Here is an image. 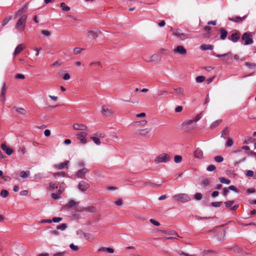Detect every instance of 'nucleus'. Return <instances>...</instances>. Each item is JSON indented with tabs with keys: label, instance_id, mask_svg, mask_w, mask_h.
Listing matches in <instances>:
<instances>
[{
	"label": "nucleus",
	"instance_id": "9d476101",
	"mask_svg": "<svg viewBox=\"0 0 256 256\" xmlns=\"http://www.w3.org/2000/svg\"><path fill=\"white\" fill-rule=\"evenodd\" d=\"M90 186V184L85 181H80L78 184V188L82 191H86Z\"/></svg>",
	"mask_w": 256,
	"mask_h": 256
},
{
	"label": "nucleus",
	"instance_id": "4d7b16f0",
	"mask_svg": "<svg viewBox=\"0 0 256 256\" xmlns=\"http://www.w3.org/2000/svg\"><path fill=\"white\" fill-rule=\"evenodd\" d=\"M70 249L74 251H77L78 250V246H75L74 244H71L70 245Z\"/></svg>",
	"mask_w": 256,
	"mask_h": 256
},
{
	"label": "nucleus",
	"instance_id": "13d9d810",
	"mask_svg": "<svg viewBox=\"0 0 256 256\" xmlns=\"http://www.w3.org/2000/svg\"><path fill=\"white\" fill-rule=\"evenodd\" d=\"M194 198L196 200H200L202 198V194L197 192L194 194Z\"/></svg>",
	"mask_w": 256,
	"mask_h": 256
},
{
	"label": "nucleus",
	"instance_id": "a18cd8bd",
	"mask_svg": "<svg viewBox=\"0 0 256 256\" xmlns=\"http://www.w3.org/2000/svg\"><path fill=\"white\" fill-rule=\"evenodd\" d=\"M182 160V157L180 155H176L174 158V161L176 163H180Z\"/></svg>",
	"mask_w": 256,
	"mask_h": 256
},
{
	"label": "nucleus",
	"instance_id": "7ed1b4c3",
	"mask_svg": "<svg viewBox=\"0 0 256 256\" xmlns=\"http://www.w3.org/2000/svg\"><path fill=\"white\" fill-rule=\"evenodd\" d=\"M242 39L244 41L245 45H250L254 42L252 33L246 32L242 34Z\"/></svg>",
	"mask_w": 256,
	"mask_h": 256
},
{
	"label": "nucleus",
	"instance_id": "4c0bfd02",
	"mask_svg": "<svg viewBox=\"0 0 256 256\" xmlns=\"http://www.w3.org/2000/svg\"><path fill=\"white\" fill-rule=\"evenodd\" d=\"M206 79V78L203 76H200L196 78V81L197 82L200 83L203 82Z\"/></svg>",
	"mask_w": 256,
	"mask_h": 256
},
{
	"label": "nucleus",
	"instance_id": "5701e85b",
	"mask_svg": "<svg viewBox=\"0 0 256 256\" xmlns=\"http://www.w3.org/2000/svg\"><path fill=\"white\" fill-rule=\"evenodd\" d=\"M214 48L213 45L212 44H202L200 46V49L202 50H212Z\"/></svg>",
	"mask_w": 256,
	"mask_h": 256
},
{
	"label": "nucleus",
	"instance_id": "bb28decb",
	"mask_svg": "<svg viewBox=\"0 0 256 256\" xmlns=\"http://www.w3.org/2000/svg\"><path fill=\"white\" fill-rule=\"evenodd\" d=\"M244 65L250 69H255L256 68V64L254 62H246Z\"/></svg>",
	"mask_w": 256,
	"mask_h": 256
},
{
	"label": "nucleus",
	"instance_id": "423d86ee",
	"mask_svg": "<svg viewBox=\"0 0 256 256\" xmlns=\"http://www.w3.org/2000/svg\"><path fill=\"white\" fill-rule=\"evenodd\" d=\"M174 34L180 40H184L189 38L188 34L184 33L180 29L178 28L173 32Z\"/></svg>",
	"mask_w": 256,
	"mask_h": 256
},
{
	"label": "nucleus",
	"instance_id": "4be33fe9",
	"mask_svg": "<svg viewBox=\"0 0 256 256\" xmlns=\"http://www.w3.org/2000/svg\"><path fill=\"white\" fill-rule=\"evenodd\" d=\"M83 237L90 242H92L94 240V236L88 233H83Z\"/></svg>",
	"mask_w": 256,
	"mask_h": 256
},
{
	"label": "nucleus",
	"instance_id": "e2e57ef3",
	"mask_svg": "<svg viewBox=\"0 0 256 256\" xmlns=\"http://www.w3.org/2000/svg\"><path fill=\"white\" fill-rule=\"evenodd\" d=\"M62 220V218L60 217H54L52 220L54 222H59Z\"/></svg>",
	"mask_w": 256,
	"mask_h": 256
},
{
	"label": "nucleus",
	"instance_id": "69168bd1",
	"mask_svg": "<svg viewBox=\"0 0 256 256\" xmlns=\"http://www.w3.org/2000/svg\"><path fill=\"white\" fill-rule=\"evenodd\" d=\"M41 32L46 36H50V32L47 30H42Z\"/></svg>",
	"mask_w": 256,
	"mask_h": 256
},
{
	"label": "nucleus",
	"instance_id": "2f4dec72",
	"mask_svg": "<svg viewBox=\"0 0 256 256\" xmlns=\"http://www.w3.org/2000/svg\"><path fill=\"white\" fill-rule=\"evenodd\" d=\"M53 176L55 178L60 177V176L64 177L66 176V173L64 172H60L54 173Z\"/></svg>",
	"mask_w": 256,
	"mask_h": 256
},
{
	"label": "nucleus",
	"instance_id": "c9c22d12",
	"mask_svg": "<svg viewBox=\"0 0 256 256\" xmlns=\"http://www.w3.org/2000/svg\"><path fill=\"white\" fill-rule=\"evenodd\" d=\"M234 252L237 254H240L242 252V249L238 246H234L232 249Z\"/></svg>",
	"mask_w": 256,
	"mask_h": 256
},
{
	"label": "nucleus",
	"instance_id": "de8ad7c7",
	"mask_svg": "<svg viewBox=\"0 0 256 256\" xmlns=\"http://www.w3.org/2000/svg\"><path fill=\"white\" fill-rule=\"evenodd\" d=\"M147 123V121L146 120H141L139 122H134L135 125L137 126H144Z\"/></svg>",
	"mask_w": 256,
	"mask_h": 256
},
{
	"label": "nucleus",
	"instance_id": "49530a36",
	"mask_svg": "<svg viewBox=\"0 0 256 256\" xmlns=\"http://www.w3.org/2000/svg\"><path fill=\"white\" fill-rule=\"evenodd\" d=\"M222 204V202H212L210 204V205L214 207H220L221 204Z\"/></svg>",
	"mask_w": 256,
	"mask_h": 256
},
{
	"label": "nucleus",
	"instance_id": "393cba45",
	"mask_svg": "<svg viewBox=\"0 0 256 256\" xmlns=\"http://www.w3.org/2000/svg\"><path fill=\"white\" fill-rule=\"evenodd\" d=\"M203 152L202 151L199 149L197 148L194 152V156L196 158H201L202 157Z\"/></svg>",
	"mask_w": 256,
	"mask_h": 256
},
{
	"label": "nucleus",
	"instance_id": "5fc2aeb1",
	"mask_svg": "<svg viewBox=\"0 0 256 256\" xmlns=\"http://www.w3.org/2000/svg\"><path fill=\"white\" fill-rule=\"evenodd\" d=\"M82 48H76L74 49V52L75 54H78L81 52L82 50Z\"/></svg>",
	"mask_w": 256,
	"mask_h": 256
},
{
	"label": "nucleus",
	"instance_id": "f704fd0d",
	"mask_svg": "<svg viewBox=\"0 0 256 256\" xmlns=\"http://www.w3.org/2000/svg\"><path fill=\"white\" fill-rule=\"evenodd\" d=\"M159 60L158 56L156 54H152L148 60H146V62H153Z\"/></svg>",
	"mask_w": 256,
	"mask_h": 256
},
{
	"label": "nucleus",
	"instance_id": "ea45409f",
	"mask_svg": "<svg viewBox=\"0 0 256 256\" xmlns=\"http://www.w3.org/2000/svg\"><path fill=\"white\" fill-rule=\"evenodd\" d=\"M76 204L74 200H71L66 204V206L68 208H72L75 206Z\"/></svg>",
	"mask_w": 256,
	"mask_h": 256
},
{
	"label": "nucleus",
	"instance_id": "39448f33",
	"mask_svg": "<svg viewBox=\"0 0 256 256\" xmlns=\"http://www.w3.org/2000/svg\"><path fill=\"white\" fill-rule=\"evenodd\" d=\"M174 198L176 200L183 203L188 202L190 200V196L186 194H176L174 196Z\"/></svg>",
	"mask_w": 256,
	"mask_h": 256
},
{
	"label": "nucleus",
	"instance_id": "b1692460",
	"mask_svg": "<svg viewBox=\"0 0 256 256\" xmlns=\"http://www.w3.org/2000/svg\"><path fill=\"white\" fill-rule=\"evenodd\" d=\"M150 130L148 128L139 130L137 133L142 136H146L150 133Z\"/></svg>",
	"mask_w": 256,
	"mask_h": 256
},
{
	"label": "nucleus",
	"instance_id": "473e14b6",
	"mask_svg": "<svg viewBox=\"0 0 256 256\" xmlns=\"http://www.w3.org/2000/svg\"><path fill=\"white\" fill-rule=\"evenodd\" d=\"M96 208L94 206H90L87 208H84L83 210V211L86 212H93L95 211Z\"/></svg>",
	"mask_w": 256,
	"mask_h": 256
},
{
	"label": "nucleus",
	"instance_id": "603ef678",
	"mask_svg": "<svg viewBox=\"0 0 256 256\" xmlns=\"http://www.w3.org/2000/svg\"><path fill=\"white\" fill-rule=\"evenodd\" d=\"M214 252L211 250H204L202 253V254L204 256H206L209 254H212Z\"/></svg>",
	"mask_w": 256,
	"mask_h": 256
},
{
	"label": "nucleus",
	"instance_id": "58836bf2",
	"mask_svg": "<svg viewBox=\"0 0 256 256\" xmlns=\"http://www.w3.org/2000/svg\"><path fill=\"white\" fill-rule=\"evenodd\" d=\"M60 6L64 11H68L70 10V8L65 4L64 2H61L60 3Z\"/></svg>",
	"mask_w": 256,
	"mask_h": 256
},
{
	"label": "nucleus",
	"instance_id": "f03ea898",
	"mask_svg": "<svg viewBox=\"0 0 256 256\" xmlns=\"http://www.w3.org/2000/svg\"><path fill=\"white\" fill-rule=\"evenodd\" d=\"M170 160V156L167 154L162 153L158 156L154 160V162L156 164L162 162H167Z\"/></svg>",
	"mask_w": 256,
	"mask_h": 256
},
{
	"label": "nucleus",
	"instance_id": "cd10ccee",
	"mask_svg": "<svg viewBox=\"0 0 256 256\" xmlns=\"http://www.w3.org/2000/svg\"><path fill=\"white\" fill-rule=\"evenodd\" d=\"M174 90L178 93V95L180 96H184V90L182 88H174Z\"/></svg>",
	"mask_w": 256,
	"mask_h": 256
},
{
	"label": "nucleus",
	"instance_id": "8fccbe9b",
	"mask_svg": "<svg viewBox=\"0 0 256 256\" xmlns=\"http://www.w3.org/2000/svg\"><path fill=\"white\" fill-rule=\"evenodd\" d=\"M8 190H2L0 192V196L3 198H6L8 196Z\"/></svg>",
	"mask_w": 256,
	"mask_h": 256
},
{
	"label": "nucleus",
	"instance_id": "052dcab7",
	"mask_svg": "<svg viewBox=\"0 0 256 256\" xmlns=\"http://www.w3.org/2000/svg\"><path fill=\"white\" fill-rule=\"evenodd\" d=\"M150 221L152 224L156 226H159L160 225V223L158 222H157L154 219H150Z\"/></svg>",
	"mask_w": 256,
	"mask_h": 256
},
{
	"label": "nucleus",
	"instance_id": "c03bdc74",
	"mask_svg": "<svg viewBox=\"0 0 256 256\" xmlns=\"http://www.w3.org/2000/svg\"><path fill=\"white\" fill-rule=\"evenodd\" d=\"M90 139H92L94 142L97 145L100 146L101 144L100 140V138L96 137H91Z\"/></svg>",
	"mask_w": 256,
	"mask_h": 256
},
{
	"label": "nucleus",
	"instance_id": "6ab92c4d",
	"mask_svg": "<svg viewBox=\"0 0 256 256\" xmlns=\"http://www.w3.org/2000/svg\"><path fill=\"white\" fill-rule=\"evenodd\" d=\"M69 161L68 160H65L63 162L55 165L54 167L58 169V170H62L64 168L65 166H66V168H68V166H66L68 164Z\"/></svg>",
	"mask_w": 256,
	"mask_h": 256
},
{
	"label": "nucleus",
	"instance_id": "7c9ffc66",
	"mask_svg": "<svg viewBox=\"0 0 256 256\" xmlns=\"http://www.w3.org/2000/svg\"><path fill=\"white\" fill-rule=\"evenodd\" d=\"M222 122V120H218L213 122L210 125V128H214L218 126Z\"/></svg>",
	"mask_w": 256,
	"mask_h": 256
},
{
	"label": "nucleus",
	"instance_id": "dca6fc26",
	"mask_svg": "<svg viewBox=\"0 0 256 256\" xmlns=\"http://www.w3.org/2000/svg\"><path fill=\"white\" fill-rule=\"evenodd\" d=\"M247 17V16H244L242 17L236 16L235 18H228V20L230 21L235 22H243Z\"/></svg>",
	"mask_w": 256,
	"mask_h": 256
},
{
	"label": "nucleus",
	"instance_id": "ddd939ff",
	"mask_svg": "<svg viewBox=\"0 0 256 256\" xmlns=\"http://www.w3.org/2000/svg\"><path fill=\"white\" fill-rule=\"evenodd\" d=\"M73 128L75 130H82V132L87 131L88 127L84 124L76 123L73 124Z\"/></svg>",
	"mask_w": 256,
	"mask_h": 256
},
{
	"label": "nucleus",
	"instance_id": "6e6552de",
	"mask_svg": "<svg viewBox=\"0 0 256 256\" xmlns=\"http://www.w3.org/2000/svg\"><path fill=\"white\" fill-rule=\"evenodd\" d=\"M174 54H178L182 56H184L187 54L186 50L182 46H178L173 50Z\"/></svg>",
	"mask_w": 256,
	"mask_h": 256
},
{
	"label": "nucleus",
	"instance_id": "0e129e2a",
	"mask_svg": "<svg viewBox=\"0 0 256 256\" xmlns=\"http://www.w3.org/2000/svg\"><path fill=\"white\" fill-rule=\"evenodd\" d=\"M16 78L18 79H22L23 80L25 78V76L24 74H18L16 75Z\"/></svg>",
	"mask_w": 256,
	"mask_h": 256
},
{
	"label": "nucleus",
	"instance_id": "774afa93",
	"mask_svg": "<svg viewBox=\"0 0 256 256\" xmlns=\"http://www.w3.org/2000/svg\"><path fill=\"white\" fill-rule=\"evenodd\" d=\"M65 252H57L53 255V256H64Z\"/></svg>",
	"mask_w": 256,
	"mask_h": 256
},
{
	"label": "nucleus",
	"instance_id": "9b49d317",
	"mask_svg": "<svg viewBox=\"0 0 256 256\" xmlns=\"http://www.w3.org/2000/svg\"><path fill=\"white\" fill-rule=\"evenodd\" d=\"M234 200H228L227 202H224L226 207V208H230L231 210H237L238 208V205L236 204L233 206L234 204Z\"/></svg>",
	"mask_w": 256,
	"mask_h": 256
},
{
	"label": "nucleus",
	"instance_id": "bf43d9fd",
	"mask_svg": "<svg viewBox=\"0 0 256 256\" xmlns=\"http://www.w3.org/2000/svg\"><path fill=\"white\" fill-rule=\"evenodd\" d=\"M56 188V184L55 182H51L49 184V190H52Z\"/></svg>",
	"mask_w": 256,
	"mask_h": 256
},
{
	"label": "nucleus",
	"instance_id": "a211bd4d",
	"mask_svg": "<svg viewBox=\"0 0 256 256\" xmlns=\"http://www.w3.org/2000/svg\"><path fill=\"white\" fill-rule=\"evenodd\" d=\"M1 148L4 151H5L6 154L8 156L10 155L13 152V150L11 148H8L4 144H2Z\"/></svg>",
	"mask_w": 256,
	"mask_h": 256
},
{
	"label": "nucleus",
	"instance_id": "f8f14e48",
	"mask_svg": "<svg viewBox=\"0 0 256 256\" xmlns=\"http://www.w3.org/2000/svg\"><path fill=\"white\" fill-rule=\"evenodd\" d=\"M101 33V31L98 30H88V36L90 38H95L98 36V34Z\"/></svg>",
	"mask_w": 256,
	"mask_h": 256
},
{
	"label": "nucleus",
	"instance_id": "412c9836",
	"mask_svg": "<svg viewBox=\"0 0 256 256\" xmlns=\"http://www.w3.org/2000/svg\"><path fill=\"white\" fill-rule=\"evenodd\" d=\"M24 48V46L22 44H18L15 48L14 52V55L16 56L19 54Z\"/></svg>",
	"mask_w": 256,
	"mask_h": 256
},
{
	"label": "nucleus",
	"instance_id": "37998d69",
	"mask_svg": "<svg viewBox=\"0 0 256 256\" xmlns=\"http://www.w3.org/2000/svg\"><path fill=\"white\" fill-rule=\"evenodd\" d=\"M67 228V225L66 224H62L60 225H58L56 226L57 230H64Z\"/></svg>",
	"mask_w": 256,
	"mask_h": 256
},
{
	"label": "nucleus",
	"instance_id": "c85d7f7f",
	"mask_svg": "<svg viewBox=\"0 0 256 256\" xmlns=\"http://www.w3.org/2000/svg\"><path fill=\"white\" fill-rule=\"evenodd\" d=\"M218 180L222 184H229L230 183V180L229 179H226L224 177H220Z\"/></svg>",
	"mask_w": 256,
	"mask_h": 256
},
{
	"label": "nucleus",
	"instance_id": "864d4df0",
	"mask_svg": "<svg viewBox=\"0 0 256 256\" xmlns=\"http://www.w3.org/2000/svg\"><path fill=\"white\" fill-rule=\"evenodd\" d=\"M214 158V160L218 162H220L224 160V158L221 156H216Z\"/></svg>",
	"mask_w": 256,
	"mask_h": 256
},
{
	"label": "nucleus",
	"instance_id": "aec40b11",
	"mask_svg": "<svg viewBox=\"0 0 256 256\" xmlns=\"http://www.w3.org/2000/svg\"><path fill=\"white\" fill-rule=\"evenodd\" d=\"M27 5H25L22 8H20L16 14V17L22 15L24 13H25L28 10Z\"/></svg>",
	"mask_w": 256,
	"mask_h": 256
},
{
	"label": "nucleus",
	"instance_id": "1a4fd4ad",
	"mask_svg": "<svg viewBox=\"0 0 256 256\" xmlns=\"http://www.w3.org/2000/svg\"><path fill=\"white\" fill-rule=\"evenodd\" d=\"M240 34L238 31L232 33L230 36L228 37V40H231L234 43L236 42L240 38Z\"/></svg>",
	"mask_w": 256,
	"mask_h": 256
},
{
	"label": "nucleus",
	"instance_id": "c756f323",
	"mask_svg": "<svg viewBox=\"0 0 256 256\" xmlns=\"http://www.w3.org/2000/svg\"><path fill=\"white\" fill-rule=\"evenodd\" d=\"M30 174V172L28 170L27 171H22L20 172V176L22 178H26Z\"/></svg>",
	"mask_w": 256,
	"mask_h": 256
},
{
	"label": "nucleus",
	"instance_id": "4468645a",
	"mask_svg": "<svg viewBox=\"0 0 256 256\" xmlns=\"http://www.w3.org/2000/svg\"><path fill=\"white\" fill-rule=\"evenodd\" d=\"M88 172V170L84 168L78 170V172L76 174V176L77 178H82L84 177L85 174Z\"/></svg>",
	"mask_w": 256,
	"mask_h": 256
},
{
	"label": "nucleus",
	"instance_id": "680f3d73",
	"mask_svg": "<svg viewBox=\"0 0 256 256\" xmlns=\"http://www.w3.org/2000/svg\"><path fill=\"white\" fill-rule=\"evenodd\" d=\"M228 188L231 190L234 191L236 192H238V190L236 188V187L234 186H228Z\"/></svg>",
	"mask_w": 256,
	"mask_h": 256
},
{
	"label": "nucleus",
	"instance_id": "20e7f679",
	"mask_svg": "<svg viewBox=\"0 0 256 256\" xmlns=\"http://www.w3.org/2000/svg\"><path fill=\"white\" fill-rule=\"evenodd\" d=\"M26 18L27 16L26 15L22 16L19 18L17 23L16 24V29H22V30H24Z\"/></svg>",
	"mask_w": 256,
	"mask_h": 256
},
{
	"label": "nucleus",
	"instance_id": "a19ab883",
	"mask_svg": "<svg viewBox=\"0 0 256 256\" xmlns=\"http://www.w3.org/2000/svg\"><path fill=\"white\" fill-rule=\"evenodd\" d=\"M234 142L232 138H228L226 146V147H230L233 145Z\"/></svg>",
	"mask_w": 256,
	"mask_h": 256
},
{
	"label": "nucleus",
	"instance_id": "09e8293b",
	"mask_svg": "<svg viewBox=\"0 0 256 256\" xmlns=\"http://www.w3.org/2000/svg\"><path fill=\"white\" fill-rule=\"evenodd\" d=\"M201 184H202V185L204 186H208V185H209V184H210V181H209V180H208V179H207V178L204 179V180H203L202 181Z\"/></svg>",
	"mask_w": 256,
	"mask_h": 256
},
{
	"label": "nucleus",
	"instance_id": "a878e982",
	"mask_svg": "<svg viewBox=\"0 0 256 256\" xmlns=\"http://www.w3.org/2000/svg\"><path fill=\"white\" fill-rule=\"evenodd\" d=\"M6 84H4V86L2 88V91H1V96H2L3 102H4L6 100L5 94H6Z\"/></svg>",
	"mask_w": 256,
	"mask_h": 256
},
{
	"label": "nucleus",
	"instance_id": "e433bc0d",
	"mask_svg": "<svg viewBox=\"0 0 256 256\" xmlns=\"http://www.w3.org/2000/svg\"><path fill=\"white\" fill-rule=\"evenodd\" d=\"M12 16H9L8 17L6 18L3 20L2 22V26H6L8 22L11 20L12 19Z\"/></svg>",
	"mask_w": 256,
	"mask_h": 256
},
{
	"label": "nucleus",
	"instance_id": "72a5a7b5",
	"mask_svg": "<svg viewBox=\"0 0 256 256\" xmlns=\"http://www.w3.org/2000/svg\"><path fill=\"white\" fill-rule=\"evenodd\" d=\"M229 135V131L228 127H226L222 132L221 137L225 138V136Z\"/></svg>",
	"mask_w": 256,
	"mask_h": 256
},
{
	"label": "nucleus",
	"instance_id": "3c124183",
	"mask_svg": "<svg viewBox=\"0 0 256 256\" xmlns=\"http://www.w3.org/2000/svg\"><path fill=\"white\" fill-rule=\"evenodd\" d=\"M16 110L18 112L22 114H26V110L23 108H16Z\"/></svg>",
	"mask_w": 256,
	"mask_h": 256
},
{
	"label": "nucleus",
	"instance_id": "79ce46f5",
	"mask_svg": "<svg viewBox=\"0 0 256 256\" xmlns=\"http://www.w3.org/2000/svg\"><path fill=\"white\" fill-rule=\"evenodd\" d=\"M44 178L45 176L42 173H38L34 176V178L36 180H40Z\"/></svg>",
	"mask_w": 256,
	"mask_h": 256
},
{
	"label": "nucleus",
	"instance_id": "0eeeda50",
	"mask_svg": "<svg viewBox=\"0 0 256 256\" xmlns=\"http://www.w3.org/2000/svg\"><path fill=\"white\" fill-rule=\"evenodd\" d=\"M88 134V133L86 132V131H84L78 132L76 134V136L77 138L80 142L82 144H86L87 142L86 137Z\"/></svg>",
	"mask_w": 256,
	"mask_h": 256
},
{
	"label": "nucleus",
	"instance_id": "6e6d98bb",
	"mask_svg": "<svg viewBox=\"0 0 256 256\" xmlns=\"http://www.w3.org/2000/svg\"><path fill=\"white\" fill-rule=\"evenodd\" d=\"M216 169V166L214 165L211 164L206 168V170L208 172L214 171Z\"/></svg>",
	"mask_w": 256,
	"mask_h": 256
},
{
	"label": "nucleus",
	"instance_id": "2eb2a0df",
	"mask_svg": "<svg viewBox=\"0 0 256 256\" xmlns=\"http://www.w3.org/2000/svg\"><path fill=\"white\" fill-rule=\"evenodd\" d=\"M102 112L103 114H104L106 116H110L111 114H112L114 113L112 109L108 108L105 106H102Z\"/></svg>",
	"mask_w": 256,
	"mask_h": 256
},
{
	"label": "nucleus",
	"instance_id": "f257e3e1",
	"mask_svg": "<svg viewBox=\"0 0 256 256\" xmlns=\"http://www.w3.org/2000/svg\"><path fill=\"white\" fill-rule=\"evenodd\" d=\"M212 54L217 58H222L221 60L226 62L228 64H232V54L230 52L222 54H216L212 52Z\"/></svg>",
	"mask_w": 256,
	"mask_h": 256
},
{
	"label": "nucleus",
	"instance_id": "f3484780",
	"mask_svg": "<svg viewBox=\"0 0 256 256\" xmlns=\"http://www.w3.org/2000/svg\"><path fill=\"white\" fill-rule=\"evenodd\" d=\"M220 38L222 40H226V37L228 36V32L223 28H222L220 30Z\"/></svg>",
	"mask_w": 256,
	"mask_h": 256
},
{
	"label": "nucleus",
	"instance_id": "338daca9",
	"mask_svg": "<svg viewBox=\"0 0 256 256\" xmlns=\"http://www.w3.org/2000/svg\"><path fill=\"white\" fill-rule=\"evenodd\" d=\"M70 74L68 73H66L62 76L64 80H68L70 78Z\"/></svg>",
	"mask_w": 256,
	"mask_h": 256
}]
</instances>
